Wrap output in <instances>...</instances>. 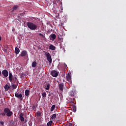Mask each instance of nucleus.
Here are the masks:
<instances>
[{
    "instance_id": "34",
    "label": "nucleus",
    "mask_w": 126,
    "mask_h": 126,
    "mask_svg": "<svg viewBox=\"0 0 126 126\" xmlns=\"http://www.w3.org/2000/svg\"><path fill=\"white\" fill-rule=\"evenodd\" d=\"M66 66H67V65L66 64H65V65H64V67H66Z\"/></svg>"
},
{
    "instance_id": "19",
    "label": "nucleus",
    "mask_w": 126,
    "mask_h": 126,
    "mask_svg": "<svg viewBox=\"0 0 126 126\" xmlns=\"http://www.w3.org/2000/svg\"><path fill=\"white\" fill-rule=\"evenodd\" d=\"M51 39H53L52 41H54L56 39V34L55 33H52L50 35Z\"/></svg>"
},
{
    "instance_id": "5",
    "label": "nucleus",
    "mask_w": 126,
    "mask_h": 126,
    "mask_svg": "<svg viewBox=\"0 0 126 126\" xmlns=\"http://www.w3.org/2000/svg\"><path fill=\"white\" fill-rule=\"evenodd\" d=\"M51 75H52L53 77H57L58 75H59V73L56 70H52L51 72Z\"/></svg>"
},
{
    "instance_id": "7",
    "label": "nucleus",
    "mask_w": 126,
    "mask_h": 126,
    "mask_svg": "<svg viewBox=\"0 0 126 126\" xmlns=\"http://www.w3.org/2000/svg\"><path fill=\"white\" fill-rule=\"evenodd\" d=\"M1 74L3 76H4V77H7V76H8V71L6 70H3L1 72Z\"/></svg>"
},
{
    "instance_id": "31",
    "label": "nucleus",
    "mask_w": 126,
    "mask_h": 126,
    "mask_svg": "<svg viewBox=\"0 0 126 126\" xmlns=\"http://www.w3.org/2000/svg\"><path fill=\"white\" fill-rule=\"evenodd\" d=\"M65 126H72V124H71V123H69L68 125H65Z\"/></svg>"
},
{
    "instance_id": "29",
    "label": "nucleus",
    "mask_w": 126,
    "mask_h": 126,
    "mask_svg": "<svg viewBox=\"0 0 126 126\" xmlns=\"http://www.w3.org/2000/svg\"><path fill=\"white\" fill-rule=\"evenodd\" d=\"M0 124L1 126H3V125H4V123L3 121H0Z\"/></svg>"
},
{
    "instance_id": "2",
    "label": "nucleus",
    "mask_w": 126,
    "mask_h": 126,
    "mask_svg": "<svg viewBox=\"0 0 126 126\" xmlns=\"http://www.w3.org/2000/svg\"><path fill=\"white\" fill-rule=\"evenodd\" d=\"M4 112L6 113V116H7V117H11V116H12V112L10 111V109H9V108H4Z\"/></svg>"
},
{
    "instance_id": "26",
    "label": "nucleus",
    "mask_w": 126,
    "mask_h": 126,
    "mask_svg": "<svg viewBox=\"0 0 126 126\" xmlns=\"http://www.w3.org/2000/svg\"><path fill=\"white\" fill-rule=\"evenodd\" d=\"M56 118H57V115L55 114H53V115L51 117V119L52 120H55Z\"/></svg>"
},
{
    "instance_id": "22",
    "label": "nucleus",
    "mask_w": 126,
    "mask_h": 126,
    "mask_svg": "<svg viewBox=\"0 0 126 126\" xmlns=\"http://www.w3.org/2000/svg\"><path fill=\"white\" fill-rule=\"evenodd\" d=\"M0 116H2V117H4L6 116V112H5L4 111L3 112H1V113H0Z\"/></svg>"
},
{
    "instance_id": "18",
    "label": "nucleus",
    "mask_w": 126,
    "mask_h": 126,
    "mask_svg": "<svg viewBox=\"0 0 126 126\" xmlns=\"http://www.w3.org/2000/svg\"><path fill=\"white\" fill-rule=\"evenodd\" d=\"M51 86V85H50V84L49 83H47L46 84V88H45V90H50V87Z\"/></svg>"
},
{
    "instance_id": "25",
    "label": "nucleus",
    "mask_w": 126,
    "mask_h": 126,
    "mask_svg": "<svg viewBox=\"0 0 126 126\" xmlns=\"http://www.w3.org/2000/svg\"><path fill=\"white\" fill-rule=\"evenodd\" d=\"M55 109H56V105H52L51 108V111L54 112V110H55Z\"/></svg>"
},
{
    "instance_id": "9",
    "label": "nucleus",
    "mask_w": 126,
    "mask_h": 126,
    "mask_svg": "<svg viewBox=\"0 0 126 126\" xmlns=\"http://www.w3.org/2000/svg\"><path fill=\"white\" fill-rule=\"evenodd\" d=\"M66 79L68 82H71V76H70V74L69 73H68L67 76H66Z\"/></svg>"
},
{
    "instance_id": "27",
    "label": "nucleus",
    "mask_w": 126,
    "mask_h": 126,
    "mask_svg": "<svg viewBox=\"0 0 126 126\" xmlns=\"http://www.w3.org/2000/svg\"><path fill=\"white\" fill-rule=\"evenodd\" d=\"M52 123H53V121H50L48 123H47V126H51Z\"/></svg>"
},
{
    "instance_id": "8",
    "label": "nucleus",
    "mask_w": 126,
    "mask_h": 126,
    "mask_svg": "<svg viewBox=\"0 0 126 126\" xmlns=\"http://www.w3.org/2000/svg\"><path fill=\"white\" fill-rule=\"evenodd\" d=\"M19 9V5H14L12 7V12H14L15 10H18Z\"/></svg>"
},
{
    "instance_id": "15",
    "label": "nucleus",
    "mask_w": 126,
    "mask_h": 126,
    "mask_svg": "<svg viewBox=\"0 0 126 126\" xmlns=\"http://www.w3.org/2000/svg\"><path fill=\"white\" fill-rule=\"evenodd\" d=\"M19 119L21 121V122H24V117H23V114L22 113L20 114L19 115Z\"/></svg>"
},
{
    "instance_id": "28",
    "label": "nucleus",
    "mask_w": 126,
    "mask_h": 126,
    "mask_svg": "<svg viewBox=\"0 0 126 126\" xmlns=\"http://www.w3.org/2000/svg\"><path fill=\"white\" fill-rule=\"evenodd\" d=\"M42 96L43 97V98H46V97H47V93H46V92L42 93Z\"/></svg>"
},
{
    "instance_id": "32",
    "label": "nucleus",
    "mask_w": 126,
    "mask_h": 126,
    "mask_svg": "<svg viewBox=\"0 0 126 126\" xmlns=\"http://www.w3.org/2000/svg\"><path fill=\"white\" fill-rule=\"evenodd\" d=\"M40 35L41 36V37H44V35L42 33H40Z\"/></svg>"
},
{
    "instance_id": "16",
    "label": "nucleus",
    "mask_w": 126,
    "mask_h": 126,
    "mask_svg": "<svg viewBox=\"0 0 126 126\" xmlns=\"http://www.w3.org/2000/svg\"><path fill=\"white\" fill-rule=\"evenodd\" d=\"M11 89L12 90H14V89H16L17 88V84H13L11 85Z\"/></svg>"
},
{
    "instance_id": "12",
    "label": "nucleus",
    "mask_w": 126,
    "mask_h": 126,
    "mask_svg": "<svg viewBox=\"0 0 126 126\" xmlns=\"http://www.w3.org/2000/svg\"><path fill=\"white\" fill-rule=\"evenodd\" d=\"M27 55V51L24 50L22 51L21 54L20 55V57H25Z\"/></svg>"
},
{
    "instance_id": "33",
    "label": "nucleus",
    "mask_w": 126,
    "mask_h": 126,
    "mask_svg": "<svg viewBox=\"0 0 126 126\" xmlns=\"http://www.w3.org/2000/svg\"><path fill=\"white\" fill-rule=\"evenodd\" d=\"M0 41H1V37L0 36Z\"/></svg>"
},
{
    "instance_id": "21",
    "label": "nucleus",
    "mask_w": 126,
    "mask_h": 126,
    "mask_svg": "<svg viewBox=\"0 0 126 126\" xmlns=\"http://www.w3.org/2000/svg\"><path fill=\"white\" fill-rule=\"evenodd\" d=\"M32 67H36V66H37V62H32Z\"/></svg>"
},
{
    "instance_id": "30",
    "label": "nucleus",
    "mask_w": 126,
    "mask_h": 126,
    "mask_svg": "<svg viewBox=\"0 0 126 126\" xmlns=\"http://www.w3.org/2000/svg\"><path fill=\"white\" fill-rule=\"evenodd\" d=\"M37 114L38 117H40L41 116V113L40 112L37 113Z\"/></svg>"
},
{
    "instance_id": "14",
    "label": "nucleus",
    "mask_w": 126,
    "mask_h": 126,
    "mask_svg": "<svg viewBox=\"0 0 126 126\" xmlns=\"http://www.w3.org/2000/svg\"><path fill=\"white\" fill-rule=\"evenodd\" d=\"M49 50H51V51H55V50H56V47L54 46V45L51 44L49 46Z\"/></svg>"
},
{
    "instance_id": "20",
    "label": "nucleus",
    "mask_w": 126,
    "mask_h": 126,
    "mask_svg": "<svg viewBox=\"0 0 126 126\" xmlns=\"http://www.w3.org/2000/svg\"><path fill=\"white\" fill-rule=\"evenodd\" d=\"M10 126H17V124L13 121H11L10 123Z\"/></svg>"
},
{
    "instance_id": "13",
    "label": "nucleus",
    "mask_w": 126,
    "mask_h": 126,
    "mask_svg": "<svg viewBox=\"0 0 126 126\" xmlns=\"http://www.w3.org/2000/svg\"><path fill=\"white\" fill-rule=\"evenodd\" d=\"M59 88L60 91H63V83H60L59 85Z\"/></svg>"
},
{
    "instance_id": "17",
    "label": "nucleus",
    "mask_w": 126,
    "mask_h": 126,
    "mask_svg": "<svg viewBox=\"0 0 126 126\" xmlns=\"http://www.w3.org/2000/svg\"><path fill=\"white\" fill-rule=\"evenodd\" d=\"M15 54L16 55H18V54H19L20 52V50L19 49V48H18V47H16L15 48Z\"/></svg>"
},
{
    "instance_id": "23",
    "label": "nucleus",
    "mask_w": 126,
    "mask_h": 126,
    "mask_svg": "<svg viewBox=\"0 0 126 126\" xmlns=\"http://www.w3.org/2000/svg\"><path fill=\"white\" fill-rule=\"evenodd\" d=\"M29 92H30L29 91V90H26L25 92V94L26 96H29Z\"/></svg>"
},
{
    "instance_id": "4",
    "label": "nucleus",
    "mask_w": 126,
    "mask_h": 126,
    "mask_svg": "<svg viewBox=\"0 0 126 126\" xmlns=\"http://www.w3.org/2000/svg\"><path fill=\"white\" fill-rule=\"evenodd\" d=\"M10 82H11V83H15V84L18 85V79H17V77H16V76L14 75L13 77L11 79V80H9Z\"/></svg>"
},
{
    "instance_id": "35",
    "label": "nucleus",
    "mask_w": 126,
    "mask_h": 126,
    "mask_svg": "<svg viewBox=\"0 0 126 126\" xmlns=\"http://www.w3.org/2000/svg\"><path fill=\"white\" fill-rule=\"evenodd\" d=\"M1 74V71L0 70V75Z\"/></svg>"
},
{
    "instance_id": "1",
    "label": "nucleus",
    "mask_w": 126,
    "mask_h": 126,
    "mask_svg": "<svg viewBox=\"0 0 126 126\" xmlns=\"http://www.w3.org/2000/svg\"><path fill=\"white\" fill-rule=\"evenodd\" d=\"M27 26L30 30H36V29H37V27H38L37 25L30 22H28L27 23Z\"/></svg>"
},
{
    "instance_id": "24",
    "label": "nucleus",
    "mask_w": 126,
    "mask_h": 126,
    "mask_svg": "<svg viewBox=\"0 0 126 126\" xmlns=\"http://www.w3.org/2000/svg\"><path fill=\"white\" fill-rule=\"evenodd\" d=\"M13 77V75H12V73L9 72V80H11V79Z\"/></svg>"
},
{
    "instance_id": "6",
    "label": "nucleus",
    "mask_w": 126,
    "mask_h": 126,
    "mask_svg": "<svg viewBox=\"0 0 126 126\" xmlns=\"http://www.w3.org/2000/svg\"><path fill=\"white\" fill-rule=\"evenodd\" d=\"M15 97H16V98H19L20 101H22V100H23V97L22 96V94H18V93H16L15 94Z\"/></svg>"
},
{
    "instance_id": "10",
    "label": "nucleus",
    "mask_w": 126,
    "mask_h": 126,
    "mask_svg": "<svg viewBox=\"0 0 126 126\" xmlns=\"http://www.w3.org/2000/svg\"><path fill=\"white\" fill-rule=\"evenodd\" d=\"M10 87H11V86H10V84H6L4 86L5 91H8V89H10Z\"/></svg>"
},
{
    "instance_id": "11",
    "label": "nucleus",
    "mask_w": 126,
    "mask_h": 126,
    "mask_svg": "<svg viewBox=\"0 0 126 126\" xmlns=\"http://www.w3.org/2000/svg\"><path fill=\"white\" fill-rule=\"evenodd\" d=\"M69 95L71 98H73V100H74V92H73V91H70L69 92Z\"/></svg>"
},
{
    "instance_id": "3",
    "label": "nucleus",
    "mask_w": 126,
    "mask_h": 126,
    "mask_svg": "<svg viewBox=\"0 0 126 126\" xmlns=\"http://www.w3.org/2000/svg\"><path fill=\"white\" fill-rule=\"evenodd\" d=\"M45 56H46L48 62L50 63H52V56H51V54L49 52H44Z\"/></svg>"
}]
</instances>
